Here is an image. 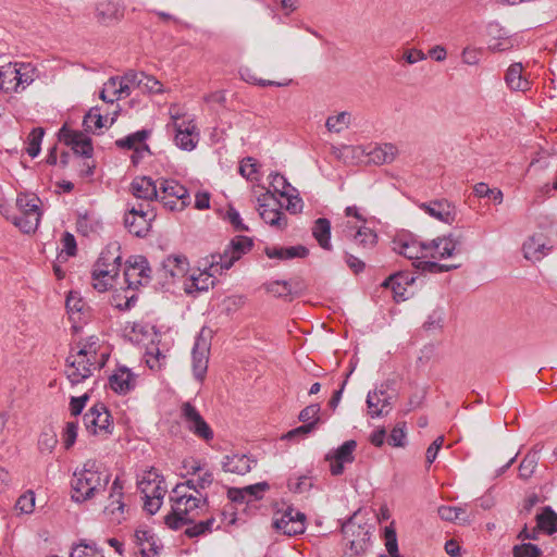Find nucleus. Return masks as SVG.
I'll use <instances>...</instances> for the list:
<instances>
[{"label": "nucleus", "instance_id": "obj_1", "mask_svg": "<svg viewBox=\"0 0 557 557\" xmlns=\"http://www.w3.org/2000/svg\"><path fill=\"white\" fill-rule=\"evenodd\" d=\"M111 479L110 472L100 463L88 460L75 470L71 481L72 499L76 503L89 500L104 492Z\"/></svg>", "mask_w": 557, "mask_h": 557}, {"label": "nucleus", "instance_id": "obj_2", "mask_svg": "<svg viewBox=\"0 0 557 557\" xmlns=\"http://www.w3.org/2000/svg\"><path fill=\"white\" fill-rule=\"evenodd\" d=\"M104 364V354L98 358V339L89 337L85 343L77 344L66 358L65 374L72 384H79L91 376L92 371Z\"/></svg>", "mask_w": 557, "mask_h": 557}, {"label": "nucleus", "instance_id": "obj_3", "mask_svg": "<svg viewBox=\"0 0 557 557\" xmlns=\"http://www.w3.org/2000/svg\"><path fill=\"white\" fill-rule=\"evenodd\" d=\"M183 490L184 484H177L174 487L173 494L175 497L172 498V512L165 517V524L173 530L193 523L200 512L208 507L207 497L186 494Z\"/></svg>", "mask_w": 557, "mask_h": 557}, {"label": "nucleus", "instance_id": "obj_4", "mask_svg": "<svg viewBox=\"0 0 557 557\" xmlns=\"http://www.w3.org/2000/svg\"><path fill=\"white\" fill-rule=\"evenodd\" d=\"M372 525L363 521L359 511H356L343 525L344 539L354 555L364 553L370 545Z\"/></svg>", "mask_w": 557, "mask_h": 557}, {"label": "nucleus", "instance_id": "obj_5", "mask_svg": "<svg viewBox=\"0 0 557 557\" xmlns=\"http://www.w3.org/2000/svg\"><path fill=\"white\" fill-rule=\"evenodd\" d=\"M171 211H182L190 202V196L185 186L175 180L160 178L158 198Z\"/></svg>", "mask_w": 557, "mask_h": 557}, {"label": "nucleus", "instance_id": "obj_6", "mask_svg": "<svg viewBox=\"0 0 557 557\" xmlns=\"http://www.w3.org/2000/svg\"><path fill=\"white\" fill-rule=\"evenodd\" d=\"M39 198L34 195H18L16 206L20 215L15 216L13 223L24 233H33L40 222Z\"/></svg>", "mask_w": 557, "mask_h": 557}, {"label": "nucleus", "instance_id": "obj_7", "mask_svg": "<svg viewBox=\"0 0 557 557\" xmlns=\"http://www.w3.org/2000/svg\"><path fill=\"white\" fill-rule=\"evenodd\" d=\"M156 218L151 205L139 203L128 208L124 216V225L131 234L137 237H145L150 227L151 222Z\"/></svg>", "mask_w": 557, "mask_h": 557}, {"label": "nucleus", "instance_id": "obj_8", "mask_svg": "<svg viewBox=\"0 0 557 557\" xmlns=\"http://www.w3.org/2000/svg\"><path fill=\"white\" fill-rule=\"evenodd\" d=\"M253 242L250 237L238 235L232 239L222 255L211 257V269L220 267V270H228L243 255L249 252Z\"/></svg>", "mask_w": 557, "mask_h": 557}, {"label": "nucleus", "instance_id": "obj_9", "mask_svg": "<svg viewBox=\"0 0 557 557\" xmlns=\"http://www.w3.org/2000/svg\"><path fill=\"white\" fill-rule=\"evenodd\" d=\"M272 525L276 531L288 536L301 534L306 530V516L287 506L284 510H277L274 513Z\"/></svg>", "mask_w": 557, "mask_h": 557}, {"label": "nucleus", "instance_id": "obj_10", "mask_svg": "<svg viewBox=\"0 0 557 557\" xmlns=\"http://www.w3.org/2000/svg\"><path fill=\"white\" fill-rule=\"evenodd\" d=\"M84 425L89 434L108 437L112 434L111 414L103 404H96L83 417Z\"/></svg>", "mask_w": 557, "mask_h": 557}, {"label": "nucleus", "instance_id": "obj_11", "mask_svg": "<svg viewBox=\"0 0 557 557\" xmlns=\"http://www.w3.org/2000/svg\"><path fill=\"white\" fill-rule=\"evenodd\" d=\"M258 211L260 218L270 226L283 231L287 226V219L281 210V203L271 191L258 197Z\"/></svg>", "mask_w": 557, "mask_h": 557}, {"label": "nucleus", "instance_id": "obj_12", "mask_svg": "<svg viewBox=\"0 0 557 557\" xmlns=\"http://www.w3.org/2000/svg\"><path fill=\"white\" fill-rule=\"evenodd\" d=\"M181 417L186 429L196 437L210 442L214 437V433L210 425L202 418L200 412L190 403L186 401L181 406Z\"/></svg>", "mask_w": 557, "mask_h": 557}, {"label": "nucleus", "instance_id": "obj_13", "mask_svg": "<svg viewBox=\"0 0 557 557\" xmlns=\"http://www.w3.org/2000/svg\"><path fill=\"white\" fill-rule=\"evenodd\" d=\"M124 278L127 287L136 289L150 282L151 269L143 256L129 257L125 263Z\"/></svg>", "mask_w": 557, "mask_h": 557}, {"label": "nucleus", "instance_id": "obj_14", "mask_svg": "<svg viewBox=\"0 0 557 557\" xmlns=\"http://www.w3.org/2000/svg\"><path fill=\"white\" fill-rule=\"evenodd\" d=\"M393 250L414 262L421 259H428L426 243L420 242L417 237L409 233H400L395 236L392 242Z\"/></svg>", "mask_w": 557, "mask_h": 557}, {"label": "nucleus", "instance_id": "obj_15", "mask_svg": "<svg viewBox=\"0 0 557 557\" xmlns=\"http://www.w3.org/2000/svg\"><path fill=\"white\" fill-rule=\"evenodd\" d=\"M270 186L272 188L270 191L273 196L278 195L286 198V210L292 213H297L301 210L302 201L298 197L296 188L288 183L284 175L277 172L270 174Z\"/></svg>", "mask_w": 557, "mask_h": 557}, {"label": "nucleus", "instance_id": "obj_16", "mask_svg": "<svg viewBox=\"0 0 557 557\" xmlns=\"http://www.w3.org/2000/svg\"><path fill=\"white\" fill-rule=\"evenodd\" d=\"M209 352L210 339L206 334V330L202 329L196 337L191 350L193 372L198 381H202L206 375L208 369Z\"/></svg>", "mask_w": 557, "mask_h": 557}, {"label": "nucleus", "instance_id": "obj_17", "mask_svg": "<svg viewBox=\"0 0 557 557\" xmlns=\"http://www.w3.org/2000/svg\"><path fill=\"white\" fill-rule=\"evenodd\" d=\"M168 127H172L175 132L174 141L180 149L191 151L196 148L199 141V132L194 120L175 122L173 124H169Z\"/></svg>", "mask_w": 557, "mask_h": 557}, {"label": "nucleus", "instance_id": "obj_18", "mask_svg": "<svg viewBox=\"0 0 557 557\" xmlns=\"http://www.w3.org/2000/svg\"><path fill=\"white\" fill-rule=\"evenodd\" d=\"M151 135L149 129H140L124 138L117 139L115 145L121 149L133 150L132 162L137 164L146 154H150V148L146 139Z\"/></svg>", "mask_w": 557, "mask_h": 557}, {"label": "nucleus", "instance_id": "obj_19", "mask_svg": "<svg viewBox=\"0 0 557 557\" xmlns=\"http://www.w3.org/2000/svg\"><path fill=\"white\" fill-rule=\"evenodd\" d=\"M344 237L363 250H371L377 243L376 233L366 225H351L347 222L343 227Z\"/></svg>", "mask_w": 557, "mask_h": 557}, {"label": "nucleus", "instance_id": "obj_20", "mask_svg": "<svg viewBox=\"0 0 557 557\" xmlns=\"http://www.w3.org/2000/svg\"><path fill=\"white\" fill-rule=\"evenodd\" d=\"M461 242L453 235L437 237L426 243L428 258L444 259L459 252Z\"/></svg>", "mask_w": 557, "mask_h": 557}, {"label": "nucleus", "instance_id": "obj_21", "mask_svg": "<svg viewBox=\"0 0 557 557\" xmlns=\"http://www.w3.org/2000/svg\"><path fill=\"white\" fill-rule=\"evenodd\" d=\"M419 208L431 218L446 224H453L456 220V208L446 199L421 202Z\"/></svg>", "mask_w": 557, "mask_h": 557}, {"label": "nucleus", "instance_id": "obj_22", "mask_svg": "<svg viewBox=\"0 0 557 557\" xmlns=\"http://www.w3.org/2000/svg\"><path fill=\"white\" fill-rule=\"evenodd\" d=\"M356 447V441H346L335 450L333 456H326V459L330 461V471L333 475H341L344 472L345 465L354 461Z\"/></svg>", "mask_w": 557, "mask_h": 557}, {"label": "nucleus", "instance_id": "obj_23", "mask_svg": "<svg viewBox=\"0 0 557 557\" xmlns=\"http://www.w3.org/2000/svg\"><path fill=\"white\" fill-rule=\"evenodd\" d=\"M61 139L71 146L75 153L90 158L92 156L91 139L82 132L71 131L63 126L60 131Z\"/></svg>", "mask_w": 557, "mask_h": 557}, {"label": "nucleus", "instance_id": "obj_24", "mask_svg": "<svg viewBox=\"0 0 557 557\" xmlns=\"http://www.w3.org/2000/svg\"><path fill=\"white\" fill-rule=\"evenodd\" d=\"M123 484L119 478L112 482L109 495V504L104 507V513L113 522L120 523L123 519L124 503H123Z\"/></svg>", "mask_w": 557, "mask_h": 557}, {"label": "nucleus", "instance_id": "obj_25", "mask_svg": "<svg viewBox=\"0 0 557 557\" xmlns=\"http://www.w3.org/2000/svg\"><path fill=\"white\" fill-rule=\"evenodd\" d=\"M129 189L137 199L150 205L158 198L159 181L154 182L149 176H137L131 183Z\"/></svg>", "mask_w": 557, "mask_h": 557}, {"label": "nucleus", "instance_id": "obj_26", "mask_svg": "<svg viewBox=\"0 0 557 557\" xmlns=\"http://www.w3.org/2000/svg\"><path fill=\"white\" fill-rule=\"evenodd\" d=\"M367 407L368 414L371 418H379L389 412L392 408L391 397L383 386L368 393Z\"/></svg>", "mask_w": 557, "mask_h": 557}, {"label": "nucleus", "instance_id": "obj_27", "mask_svg": "<svg viewBox=\"0 0 557 557\" xmlns=\"http://www.w3.org/2000/svg\"><path fill=\"white\" fill-rule=\"evenodd\" d=\"M487 35L490 36L488 50L493 52L507 51L513 47L512 39L508 32L497 22L487 25Z\"/></svg>", "mask_w": 557, "mask_h": 557}, {"label": "nucleus", "instance_id": "obj_28", "mask_svg": "<svg viewBox=\"0 0 557 557\" xmlns=\"http://www.w3.org/2000/svg\"><path fill=\"white\" fill-rule=\"evenodd\" d=\"M257 461L249 455L246 454H232L226 455L222 461V468L225 472L244 475L248 473Z\"/></svg>", "mask_w": 557, "mask_h": 557}, {"label": "nucleus", "instance_id": "obj_29", "mask_svg": "<svg viewBox=\"0 0 557 557\" xmlns=\"http://www.w3.org/2000/svg\"><path fill=\"white\" fill-rule=\"evenodd\" d=\"M103 265V262H96L91 272L92 286L100 293L108 290L119 274L117 265H112L110 270H104Z\"/></svg>", "mask_w": 557, "mask_h": 557}, {"label": "nucleus", "instance_id": "obj_30", "mask_svg": "<svg viewBox=\"0 0 557 557\" xmlns=\"http://www.w3.org/2000/svg\"><path fill=\"white\" fill-rule=\"evenodd\" d=\"M523 65L520 62L511 64L505 74V83L512 91L525 92L530 90L531 83L523 75Z\"/></svg>", "mask_w": 557, "mask_h": 557}, {"label": "nucleus", "instance_id": "obj_31", "mask_svg": "<svg viewBox=\"0 0 557 557\" xmlns=\"http://www.w3.org/2000/svg\"><path fill=\"white\" fill-rule=\"evenodd\" d=\"M109 383L115 393L124 395L135 387L136 380L129 369L122 367L114 371L109 379Z\"/></svg>", "mask_w": 557, "mask_h": 557}, {"label": "nucleus", "instance_id": "obj_32", "mask_svg": "<svg viewBox=\"0 0 557 557\" xmlns=\"http://www.w3.org/2000/svg\"><path fill=\"white\" fill-rule=\"evenodd\" d=\"M398 148L391 143L375 145L368 152L369 161L376 164L392 163L398 156Z\"/></svg>", "mask_w": 557, "mask_h": 557}, {"label": "nucleus", "instance_id": "obj_33", "mask_svg": "<svg viewBox=\"0 0 557 557\" xmlns=\"http://www.w3.org/2000/svg\"><path fill=\"white\" fill-rule=\"evenodd\" d=\"M221 271L220 267L215 269H211V265L208 270L200 271L198 274L190 275V284L186 285V292L191 293L193 290L202 292L208 290L210 286L214 284V273Z\"/></svg>", "mask_w": 557, "mask_h": 557}, {"label": "nucleus", "instance_id": "obj_34", "mask_svg": "<svg viewBox=\"0 0 557 557\" xmlns=\"http://www.w3.org/2000/svg\"><path fill=\"white\" fill-rule=\"evenodd\" d=\"M549 249L550 248L542 242L541 236L537 235L529 237L522 246L524 258L533 262L540 261L547 255Z\"/></svg>", "mask_w": 557, "mask_h": 557}, {"label": "nucleus", "instance_id": "obj_35", "mask_svg": "<svg viewBox=\"0 0 557 557\" xmlns=\"http://www.w3.org/2000/svg\"><path fill=\"white\" fill-rule=\"evenodd\" d=\"M264 252L270 259L288 260L305 258L309 250L305 246L298 245L292 247H267Z\"/></svg>", "mask_w": 557, "mask_h": 557}, {"label": "nucleus", "instance_id": "obj_36", "mask_svg": "<svg viewBox=\"0 0 557 557\" xmlns=\"http://www.w3.org/2000/svg\"><path fill=\"white\" fill-rule=\"evenodd\" d=\"M437 512L443 520L453 521L459 524H467L471 520V515L467 511V505L441 506L438 507Z\"/></svg>", "mask_w": 557, "mask_h": 557}, {"label": "nucleus", "instance_id": "obj_37", "mask_svg": "<svg viewBox=\"0 0 557 557\" xmlns=\"http://www.w3.org/2000/svg\"><path fill=\"white\" fill-rule=\"evenodd\" d=\"M101 221L91 212L79 213L76 221V230L83 236H90L101 231Z\"/></svg>", "mask_w": 557, "mask_h": 557}, {"label": "nucleus", "instance_id": "obj_38", "mask_svg": "<svg viewBox=\"0 0 557 557\" xmlns=\"http://www.w3.org/2000/svg\"><path fill=\"white\" fill-rule=\"evenodd\" d=\"M187 259L182 256H169L162 263L164 276L177 278L184 276L187 271Z\"/></svg>", "mask_w": 557, "mask_h": 557}, {"label": "nucleus", "instance_id": "obj_39", "mask_svg": "<svg viewBox=\"0 0 557 557\" xmlns=\"http://www.w3.org/2000/svg\"><path fill=\"white\" fill-rule=\"evenodd\" d=\"M312 235L319 243V245L325 249L331 250V222L326 218H319L314 221V225L312 227Z\"/></svg>", "mask_w": 557, "mask_h": 557}, {"label": "nucleus", "instance_id": "obj_40", "mask_svg": "<svg viewBox=\"0 0 557 557\" xmlns=\"http://www.w3.org/2000/svg\"><path fill=\"white\" fill-rule=\"evenodd\" d=\"M14 69L17 73L14 84V91H17V88L21 85H30L37 76L36 67L30 63L16 62L14 63Z\"/></svg>", "mask_w": 557, "mask_h": 557}, {"label": "nucleus", "instance_id": "obj_41", "mask_svg": "<svg viewBox=\"0 0 557 557\" xmlns=\"http://www.w3.org/2000/svg\"><path fill=\"white\" fill-rule=\"evenodd\" d=\"M65 307L70 317L75 319H81V315H84L86 311L89 309L86 301L81 297L77 292H70L66 297Z\"/></svg>", "mask_w": 557, "mask_h": 557}, {"label": "nucleus", "instance_id": "obj_42", "mask_svg": "<svg viewBox=\"0 0 557 557\" xmlns=\"http://www.w3.org/2000/svg\"><path fill=\"white\" fill-rule=\"evenodd\" d=\"M96 262H103V269L110 270L112 265H121V255H120V245L117 243H112L107 246L104 250L100 253L98 260Z\"/></svg>", "mask_w": 557, "mask_h": 557}, {"label": "nucleus", "instance_id": "obj_43", "mask_svg": "<svg viewBox=\"0 0 557 557\" xmlns=\"http://www.w3.org/2000/svg\"><path fill=\"white\" fill-rule=\"evenodd\" d=\"M351 122V115L349 112L343 111L336 115H330L326 119L325 127L331 133H341L348 128Z\"/></svg>", "mask_w": 557, "mask_h": 557}, {"label": "nucleus", "instance_id": "obj_44", "mask_svg": "<svg viewBox=\"0 0 557 557\" xmlns=\"http://www.w3.org/2000/svg\"><path fill=\"white\" fill-rule=\"evenodd\" d=\"M539 529L545 531L548 534L557 532V513H555L549 507H546L542 513L536 517Z\"/></svg>", "mask_w": 557, "mask_h": 557}, {"label": "nucleus", "instance_id": "obj_45", "mask_svg": "<svg viewBox=\"0 0 557 557\" xmlns=\"http://www.w3.org/2000/svg\"><path fill=\"white\" fill-rule=\"evenodd\" d=\"M97 17L102 21H111L120 15L119 5L110 0L100 1L96 8Z\"/></svg>", "mask_w": 557, "mask_h": 557}, {"label": "nucleus", "instance_id": "obj_46", "mask_svg": "<svg viewBox=\"0 0 557 557\" xmlns=\"http://www.w3.org/2000/svg\"><path fill=\"white\" fill-rule=\"evenodd\" d=\"M70 557H104V555L95 543L82 541L72 547Z\"/></svg>", "mask_w": 557, "mask_h": 557}, {"label": "nucleus", "instance_id": "obj_47", "mask_svg": "<svg viewBox=\"0 0 557 557\" xmlns=\"http://www.w3.org/2000/svg\"><path fill=\"white\" fill-rule=\"evenodd\" d=\"M416 269L422 272L429 273H442L449 272L451 270L458 269L459 264H442L431 260L421 259L418 262H413Z\"/></svg>", "mask_w": 557, "mask_h": 557}, {"label": "nucleus", "instance_id": "obj_48", "mask_svg": "<svg viewBox=\"0 0 557 557\" xmlns=\"http://www.w3.org/2000/svg\"><path fill=\"white\" fill-rule=\"evenodd\" d=\"M16 74L14 63H9L0 69V91L14 90Z\"/></svg>", "mask_w": 557, "mask_h": 557}, {"label": "nucleus", "instance_id": "obj_49", "mask_svg": "<svg viewBox=\"0 0 557 557\" xmlns=\"http://www.w3.org/2000/svg\"><path fill=\"white\" fill-rule=\"evenodd\" d=\"M190 524L191 525L185 530V534L188 537H197V536L205 535V534L212 532L213 527L215 524V519L213 517H210V518H208L203 521H200L198 523H195V521H194Z\"/></svg>", "mask_w": 557, "mask_h": 557}, {"label": "nucleus", "instance_id": "obj_50", "mask_svg": "<svg viewBox=\"0 0 557 557\" xmlns=\"http://www.w3.org/2000/svg\"><path fill=\"white\" fill-rule=\"evenodd\" d=\"M404 284H409L408 275L395 274L385 280L383 286L391 287L396 297L405 299L406 288Z\"/></svg>", "mask_w": 557, "mask_h": 557}, {"label": "nucleus", "instance_id": "obj_51", "mask_svg": "<svg viewBox=\"0 0 557 557\" xmlns=\"http://www.w3.org/2000/svg\"><path fill=\"white\" fill-rule=\"evenodd\" d=\"M44 134L45 132L41 127H36L29 133L26 147V152L29 157L35 158L39 154Z\"/></svg>", "mask_w": 557, "mask_h": 557}, {"label": "nucleus", "instance_id": "obj_52", "mask_svg": "<svg viewBox=\"0 0 557 557\" xmlns=\"http://www.w3.org/2000/svg\"><path fill=\"white\" fill-rule=\"evenodd\" d=\"M57 443V433L52 429H47L39 436L38 448L42 454H51Z\"/></svg>", "mask_w": 557, "mask_h": 557}, {"label": "nucleus", "instance_id": "obj_53", "mask_svg": "<svg viewBox=\"0 0 557 557\" xmlns=\"http://www.w3.org/2000/svg\"><path fill=\"white\" fill-rule=\"evenodd\" d=\"M85 131L95 132L103 127V116L100 114L98 109H90L85 115L83 121Z\"/></svg>", "mask_w": 557, "mask_h": 557}, {"label": "nucleus", "instance_id": "obj_54", "mask_svg": "<svg viewBox=\"0 0 557 557\" xmlns=\"http://www.w3.org/2000/svg\"><path fill=\"white\" fill-rule=\"evenodd\" d=\"M100 98L106 102H114L115 100L122 99L119 87H117V81L114 77H111L108 79L107 83H104L103 89L100 94Z\"/></svg>", "mask_w": 557, "mask_h": 557}, {"label": "nucleus", "instance_id": "obj_55", "mask_svg": "<svg viewBox=\"0 0 557 557\" xmlns=\"http://www.w3.org/2000/svg\"><path fill=\"white\" fill-rule=\"evenodd\" d=\"M537 456L536 453L528 454L521 461L519 466V475L522 479H529L535 471L537 466Z\"/></svg>", "mask_w": 557, "mask_h": 557}, {"label": "nucleus", "instance_id": "obj_56", "mask_svg": "<svg viewBox=\"0 0 557 557\" xmlns=\"http://www.w3.org/2000/svg\"><path fill=\"white\" fill-rule=\"evenodd\" d=\"M161 475L153 469L146 470L140 478H138L137 485L140 491V493H144V490L151 488L157 482H159V479Z\"/></svg>", "mask_w": 557, "mask_h": 557}, {"label": "nucleus", "instance_id": "obj_57", "mask_svg": "<svg viewBox=\"0 0 557 557\" xmlns=\"http://www.w3.org/2000/svg\"><path fill=\"white\" fill-rule=\"evenodd\" d=\"M15 508L22 513H32L35 508V494L27 491L21 495L15 504Z\"/></svg>", "mask_w": 557, "mask_h": 557}, {"label": "nucleus", "instance_id": "obj_58", "mask_svg": "<svg viewBox=\"0 0 557 557\" xmlns=\"http://www.w3.org/2000/svg\"><path fill=\"white\" fill-rule=\"evenodd\" d=\"M269 484L267 482H260L257 484L248 485L243 487L244 493L247 496V504L262 498L263 494L269 490Z\"/></svg>", "mask_w": 557, "mask_h": 557}, {"label": "nucleus", "instance_id": "obj_59", "mask_svg": "<svg viewBox=\"0 0 557 557\" xmlns=\"http://www.w3.org/2000/svg\"><path fill=\"white\" fill-rule=\"evenodd\" d=\"M287 486L294 493H304L312 486V483L310 478L301 475L294 479L290 478Z\"/></svg>", "mask_w": 557, "mask_h": 557}, {"label": "nucleus", "instance_id": "obj_60", "mask_svg": "<svg viewBox=\"0 0 557 557\" xmlns=\"http://www.w3.org/2000/svg\"><path fill=\"white\" fill-rule=\"evenodd\" d=\"M258 163L253 158H245L242 160L239 165V173L247 180H253L257 173Z\"/></svg>", "mask_w": 557, "mask_h": 557}, {"label": "nucleus", "instance_id": "obj_61", "mask_svg": "<svg viewBox=\"0 0 557 557\" xmlns=\"http://www.w3.org/2000/svg\"><path fill=\"white\" fill-rule=\"evenodd\" d=\"M406 432L405 423L397 424L391 432L388 443L394 447H403L405 445Z\"/></svg>", "mask_w": 557, "mask_h": 557}, {"label": "nucleus", "instance_id": "obj_62", "mask_svg": "<svg viewBox=\"0 0 557 557\" xmlns=\"http://www.w3.org/2000/svg\"><path fill=\"white\" fill-rule=\"evenodd\" d=\"M512 552L515 557H539L541 553L540 548L531 543L516 545Z\"/></svg>", "mask_w": 557, "mask_h": 557}, {"label": "nucleus", "instance_id": "obj_63", "mask_svg": "<svg viewBox=\"0 0 557 557\" xmlns=\"http://www.w3.org/2000/svg\"><path fill=\"white\" fill-rule=\"evenodd\" d=\"M319 405H310L302 409L299 413V420L304 423H309L311 421H315V424L319 422Z\"/></svg>", "mask_w": 557, "mask_h": 557}, {"label": "nucleus", "instance_id": "obj_64", "mask_svg": "<svg viewBox=\"0 0 557 557\" xmlns=\"http://www.w3.org/2000/svg\"><path fill=\"white\" fill-rule=\"evenodd\" d=\"M140 91L154 92V94L162 92V84L158 79H156L153 76L146 75L144 73Z\"/></svg>", "mask_w": 557, "mask_h": 557}]
</instances>
